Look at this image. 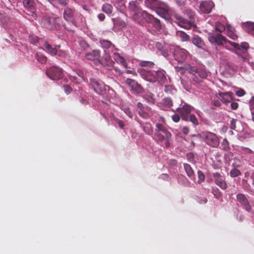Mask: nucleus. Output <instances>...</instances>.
<instances>
[{"mask_svg":"<svg viewBox=\"0 0 254 254\" xmlns=\"http://www.w3.org/2000/svg\"><path fill=\"white\" fill-rule=\"evenodd\" d=\"M209 41L212 43H216L218 45H223L225 42L229 43L236 49V54L240 57L244 62L249 61L248 49L249 48L248 43L246 42L242 43L241 45L238 43L232 42L226 39V38L220 33L214 34L210 35L208 38Z\"/></svg>","mask_w":254,"mask_h":254,"instance_id":"nucleus-1","label":"nucleus"},{"mask_svg":"<svg viewBox=\"0 0 254 254\" xmlns=\"http://www.w3.org/2000/svg\"><path fill=\"white\" fill-rule=\"evenodd\" d=\"M154 135L157 140L161 143L165 141V146L167 147L170 146L172 141V134L163 125L160 123L156 125Z\"/></svg>","mask_w":254,"mask_h":254,"instance_id":"nucleus-2","label":"nucleus"},{"mask_svg":"<svg viewBox=\"0 0 254 254\" xmlns=\"http://www.w3.org/2000/svg\"><path fill=\"white\" fill-rule=\"evenodd\" d=\"M74 9L68 7H66L64 10L63 18L67 22V24H64V28L69 31H73L76 27V23L74 17Z\"/></svg>","mask_w":254,"mask_h":254,"instance_id":"nucleus-3","label":"nucleus"},{"mask_svg":"<svg viewBox=\"0 0 254 254\" xmlns=\"http://www.w3.org/2000/svg\"><path fill=\"white\" fill-rule=\"evenodd\" d=\"M187 70L192 74V79L196 83H200L205 79L207 76L206 71L202 68H198L195 66L189 65L187 67Z\"/></svg>","mask_w":254,"mask_h":254,"instance_id":"nucleus-4","label":"nucleus"},{"mask_svg":"<svg viewBox=\"0 0 254 254\" xmlns=\"http://www.w3.org/2000/svg\"><path fill=\"white\" fill-rule=\"evenodd\" d=\"M185 15H187L190 20H188L178 14H175V17L178 20V23L181 27L187 29H190L194 25V22L191 19L194 18V13L190 9H186L184 11Z\"/></svg>","mask_w":254,"mask_h":254,"instance_id":"nucleus-5","label":"nucleus"},{"mask_svg":"<svg viewBox=\"0 0 254 254\" xmlns=\"http://www.w3.org/2000/svg\"><path fill=\"white\" fill-rule=\"evenodd\" d=\"M201 137L205 143L209 146L217 148L220 144V140L218 136L210 131H203L200 134Z\"/></svg>","mask_w":254,"mask_h":254,"instance_id":"nucleus-6","label":"nucleus"},{"mask_svg":"<svg viewBox=\"0 0 254 254\" xmlns=\"http://www.w3.org/2000/svg\"><path fill=\"white\" fill-rule=\"evenodd\" d=\"M46 74L52 80H59L63 77V71L59 67L53 66L47 69Z\"/></svg>","mask_w":254,"mask_h":254,"instance_id":"nucleus-7","label":"nucleus"},{"mask_svg":"<svg viewBox=\"0 0 254 254\" xmlns=\"http://www.w3.org/2000/svg\"><path fill=\"white\" fill-rule=\"evenodd\" d=\"M90 84L95 92L99 95H103L106 93V85L102 82L98 81L96 79L90 78Z\"/></svg>","mask_w":254,"mask_h":254,"instance_id":"nucleus-8","label":"nucleus"},{"mask_svg":"<svg viewBox=\"0 0 254 254\" xmlns=\"http://www.w3.org/2000/svg\"><path fill=\"white\" fill-rule=\"evenodd\" d=\"M58 19V17L45 16L43 18L42 23L44 26L48 29H57L59 27V24L57 22Z\"/></svg>","mask_w":254,"mask_h":254,"instance_id":"nucleus-9","label":"nucleus"},{"mask_svg":"<svg viewBox=\"0 0 254 254\" xmlns=\"http://www.w3.org/2000/svg\"><path fill=\"white\" fill-rule=\"evenodd\" d=\"M125 82L131 88L133 94H139L143 92V88L136 80L127 78Z\"/></svg>","mask_w":254,"mask_h":254,"instance_id":"nucleus-10","label":"nucleus"},{"mask_svg":"<svg viewBox=\"0 0 254 254\" xmlns=\"http://www.w3.org/2000/svg\"><path fill=\"white\" fill-rule=\"evenodd\" d=\"M214 182L221 189L225 190L228 188V185L226 182L225 177L221 175L219 172H214L212 174Z\"/></svg>","mask_w":254,"mask_h":254,"instance_id":"nucleus-11","label":"nucleus"},{"mask_svg":"<svg viewBox=\"0 0 254 254\" xmlns=\"http://www.w3.org/2000/svg\"><path fill=\"white\" fill-rule=\"evenodd\" d=\"M138 71L141 77L144 79L151 82H155L156 81V78L155 77V74H156V71L141 69H139Z\"/></svg>","mask_w":254,"mask_h":254,"instance_id":"nucleus-12","label":"nucleus"},{"mask_svg":"<svg viewBox=\"0 0 254 254\" xmlns=\"http://www.w3.org/2000/svg\"><path fill=\"white\" fill-rule=\"evenodd\" d=\"M192 107L187 104H185L182 107L178 108L176 111L178 112L182 120L188 121L189 116L192 111Z\"/></svg>","mask_w":254,"mask_h":254,"instance_id":"nucleus-13","label":"nucleus"},{"mask_svg":"<svg viewBox=\"0 0 254 254\" xmlns=\"http://www.w3.org/2000/svg\"><path fill=\"white\" fill-rule=\"evenodd\" d=\"M236 199L237 201L240 203V205L247 211L250 212L252 210V206L246 197V196L243 193H238L236 195Z\"/></svg>","mask_w":254,"mask_h":254,"instance_id":"nucleus-14","label":"nucleus"},{"mask_svg":"<svg viewBox=\"0 0 254 254\" xmlns=\"http://www.w3.org/2000/svg\"><path fill=\"white\" fill-rule=\"evenodd\" d=\"M173 56L175 59L178 62H183L187 58V51L184 49L176 47L174 49Z\"/></svg>","mask_w":254,"mask_h":254,"instance_id":"nucleus-15","label":"nucleus"},{"mask_svg":"<svg viewBox=\"0 0 254 254\" xmlns=\"http://www.w3.org/2000/svg\"><path fill=\"white\" fill-rule=\"evenodd\" d=\"M143 19L148 23H152L154 27L157 30L161 29V25L160 20L154 17L152 15L149 14L147 12H143Z\"/></svg>","mask_w":254,"mask_h":254,"instance_id":"nucleus-16","label":"nucleus"},{"mask_svg":"<svg viewBox=\"0 0 254 254\" xmlns=\"http://www.w3.org/2000/svg\"><path fill=\"white\" fill-rule=\"evenodd\" d=\"M155 47L157 50L160 52L161 54L165 57H167L169 55L170 46L164 42H157L155 44Z\"/></svg>","mask_w":254,"mask_h":254,"instance_id":"nucleus-17","label":"nucleus"},{"mask_svg":"<svg viewBox=\"0 0 254 254\" xmlns=\"http://www.w3.org/2000/svg\"><path fill=\"white\" fill-rule=\"evenodd\" d=\"M233 95L231 92H219L216 94V96L223 103L227 104L233 100Z\"/></svg>","mask_w":254,"mask_h":254,"instance_id":"nucleus-18","label":"nucleus"},{"mask_svg":"<svg viewBox=\"0 0 254 254\" xmlns=\"http://www.w3.org/2000/svg\"><path fill=\"white\" fill-rule=\"evenodd\" d=\"M129 8L133 16L140 18L141 17L143 18V12H146L145 11L142 10L134 1L129 2Z\"/></svg>","mask_w":254,"mask_h":254,"instance_id":"nucleus-19","label":"nucleus"},{"mask_svg":"<svg viewBox=\"0 0 254 254\" xmlns=\"http://www.w3.org/2000/svg\"><path fill=\"white\" fill-rule=\"evenodd\" d=\"M168 8V6L165 3L162 2L160 5L155 10L162 18L168 19L169 17Z\"/></svg>","mask_w":254,"mask_h":254,"instance_id":"nucleus-20","label":"nucleus"},{"mask_svg":"<svg viewBox=\"0 0 254 254\" xmlns=\"http://www.w3.org/2000/svg\"><path fill=\"white\" fill-rule=\"evenodd\" d=\"M214 3L211 0L202 2L200 5V9L204 13H209L214 7Z\"/></svg>","mask_w":254,"mask_h":254,"instance_id":"nucleus-21","label":"nucleus"},{"mask_svg":"<svg viewBox=\"0 0 254 254\" xmlns=\"http://www.w3.org/2000/svg\"><path fill=\"white\" fill-rule=\"evenodd\" d=\"M191 43L198 48L204 49L205 44L202 39L198 35H194L191 39Z\"/></svg>","mask_w":254,"mask_h":254,"instance_id":"nucleus-22","label":"nucleus"},{"mask_svg":"<svg viewBox=\"0 0 254 254\" xmlns=\"http://www.w3.org/2000/svg\"><path fill=\"white\" fill-rule=\"evenodd\" d=\"M113 21L114 23L113 29L115 32L123 29L126 25L125 22L120 18L113 19Z\"/></svg>","mask_w":254,"mask_h":254,"instance_id":"nucleus-23","label":"nucleus"},{"mask_svg":"<svg viewBox=\"0 0 254 254\" xmlns=\"http://www.w3.org/2000/svg\"><path fill=\"white\" fill-rule=\"evenodd\" d=\"M100 57V52L99 50H93L90 53H87L85 55L86 59L88 60H98Z\"/></svg>","mask_w":254,"mask_h":254,"instance_id":"nucleus-24","label":"nucleus"},{"mask_svg":"<svg viewBox=\"0 0 254 254\" xmlns=\"http://www.w3.org/2000/svg\"><path fill=\"white\" fill-rule=\"evenodd\" d=\"M156 81H158L160 84L164 83L166 81L165 71L164 70H157L156 71Z\"/></svg>","mask_w":254,"mask_h":254,"instance_id":"nucleus-25","label":"nucleus"},{"mask_svg":"<svg viewBox=\"0 0 254 254\" xmlns=\"http://www.w3.org/2000/svg\"><path fill=\"white\" fill-rule=\"evenodd\" d=\"M162 2L159 0H145L146 5L154 10L160 5Z\"/></svg>","mask_w":254,"mask_h":254,"instance_id":"nucleus-26","label":"nucleus"},{"mask_svg":"<svg viewBox=\"0 0 254 254\" xmlns=\"http://www.w3.org/2000/svg\"><path fill=\"white\" fill-rule=\"evenodd\" d=\"M45 50L52 56L56 55L57 52V46L55 45L53 47L47 42H45L44 44Z\"/></svg>","mask_w":254,"mask_h":254,"instance_id":"nucleus-27","label":"nucleus"},{"mask_svg":"<svg viewBox=\"0 0 254 254\" xmlns=\"http://www.w3.org/2000/svg\"><path fill=\"white\" fill-rule=\"evenodd\" d=\"M100 63L104 66L107 67L109 69L112 68L113 66V62L111 59L110 57L106 56L105 59H102L100 60Z\"/></svg>","mask_w":254,"mask_h":254,"instance_id":"nucleus-28","label":"nucleus"},{"mask_svg":"<svg viewBox=\"0 0 254 254\" xmlns=\"http://www.w3.org/2000/svg\"><path fill=\"white\" fill-rule=\"evenodd\" d=\"M161 104L163 106L162 109L164 110H168L173 106V101L171 98L166 97L163 99Z\"/></svg>","mask_w":254,"mask_h":254,"instance_id":"nucleus-29","label":"nucleus"},{"mask_svg":"<svg viewBox=\"0 0 254 254\" xmlns=\"http://www.w3.org/2000/svg\"><path fill=\"white\" fill-rule=\"evenodd\" d=\"M243 28L246 31L254 35V23L247 22L243 24Z\"/></svg>","mask_w":254,"mask_h":254,"instance_id":"nucleus-30","label":"nucleus"},{"mask_svg":"<svg viewBox=\"0 0 254 254\" xmlns=\"http://www.w3.org/2000/svg\"><path fill=\"white\" fill-rule=\"evenodd\" d=\"M139 123L146 134L149 135L152 134L153 128L151 125L149 123H145L144 124H141L140 122Z\"/></svg>","mask_w":254,"mask_h":254,"instance_id":"nucleus-31","label":"nucleus"},{"mask_svg":"<svg viewBox=\"0 0 254 254\" xmlns=\"http://www.w3.org/2000/svg\"><path fill=\"white\" fill-rule=\"evenodd\" d=\"M220 148L221 150L226 152H228L230 150L231 147L230 146V143L226 138H224L223 140Z\"/></svg>","mask_w":254,"mask_h":254,"instance_id":"nucleus-32","label":"nucleus"},{"mask_svg":"<svg viewBox=\"0 0 254 254\" xmlns=\"http://www.w3.org/2000/svg\"><path fill=\"white\" fill-rule=\"evenodd\" d=\"M234 31V28L232 27H228L227 28V36L234 40H236L238 38V36L235 33Z\"/></svg>","mask_w":254,"mask_h":254,"instance_id":"nucleus-33","label":"nucleus"},{"mask_svg":"<svg viewBox=\"0 0 254 254\" xmlns=\"http://www.w3.org/2000/svg\"><path fill=\"white\" fill-rule=\"evenodd\" d=\"M184 167L188 177L190 178H193L194 176V172L190 165L189 164L185 163L184 164Z\"/></svg>","mask_w":254,"mask_h":254,"instance_id":"nucleus-34","label":"nucleus"},{"mask_svg":"<svg viewBox=\"0 0 254 254\" xmlns=\"http://www.w3.org/2000/svg\"><path fill=\"white\" fill-rule=\"evenodd\" d=\"M23 3L25 7L31 9H34L35 3L33 0H23Z\"/></svg>","mask_w":254,"mask_h":254,"instance_id":"nucleus-35","label":"nucleus"},{"mask_svg":"<svg viewBox=\"0 0 254 254\" xmlns=\"http://www.w3.org/2000/svg\"><path fill=\"white\" fill-rule=\"evenodd\" d=\"M102 10L107 14H110L113 11L112 6L109 3H105L102 6Z\"/></svg>","mask_w":254,"mask_h":254,"instance_id":"nucleus-36","label":"nucleus"},{"mask_svg":"<svg viewBox=\"0 0 254 254\" xmlns=\"http://www.w3.org/2000/svg\"><path fill=\"white\" fill-rule=\"evenodd\" d=\"M178 36L181 38V40L183 42H187L189 41L190 36L183 31H179L178 32Z\"/></svg>","mask_w":254,"mask_h":254,"instance_id":"nucleus-37","label":"nucleus"},{"mask_svg":"<svg viewBox=\"0 0 254 254\" xmlns=\"http://www.w3.org/2000/svg\"><path fill=\"white\" fill-rule=\"evenodd\" d=\"M139 65L142 67H153L155 64L152 62L142 61L139 63Z\"/></svg>","mask_w":254,"mask_h":254,"instance_id":"nucleus-38","label":"nucleus"},{"mask_svg":"<svg viewBox=\"0 0 254 254\" xmlns=\"http://www.w3.org/2000/svg\"><path fill=\"white\" fill-rule=\"evenodd\" d=\"M37 60L41 64H45L47 61V58L42 54H37L36 55Z\"/></svg>","mask_w":254,"mask_h":254,"instance_id":"nucleus-39","label":"nucleus"},{"mask_svg":"<svg viewBox=\"0 0 254 254\" xmlns=\"http://www.w3.org/2000/svg\"><path fill=\"white\" fill-rule=\"evenodd\" d=\"M241 175V173L240 170L236 168H234L230 172V175L232 178H235L238 177Z\"/></svg>","mask_w":254,"mask_h":254,"instance_id":"nucleus-40","label":"nucleus"},{"mask_svg":"<svg viewBox=\"0 0 254 254\" xmlns=\"http://www.w3.org/2000/svg\"><path fill=\"white\" fill-rule=\"evenodd\" d=\"M60 47L61 46L59 45L57 46L56 55L61 57H65L66 56V52L64 50H61Z\"/></svg>","mask_w":254,"mask_h":254,"instance_id":"nucleus-41","label":"nucleus"},{"mask_svg":"<svg viewBox=\"0 0 254 254\" xmlns=\"http://www.w3.org/2000/svg\"><path fill=\"white\" fill-rule=\"evenodd\" d=\"M189 121L191 122L194 126L198 125V121L196 116L193 114H191L190 116H189Z\"/></svg>","mask_w":254,"mask_h":254,"instance_id":"nucleus-42","label":"nucleus"},{"mask_svg":"<svg viewBox=\"0 0 254 254\" xmlns=\"http://www.w3.org/2000/svg\"><path fill=\"white\" fill-rule=\"evenodd\" d=\"M100 43L103 48L106 49L109 48L112 45L110 41L107 40L101 41Z\"/></svg>","mask_w":254,"mask_h":254,"instance_id":"nucleus-43","label":"nucleus"},{"mask_svg":"<svg viewBox=\"0 0 254 254\" xmlns=\"http://www.w3.org/2000/svg\"><path fill=\"white\" fill-rule=\"evenodd\" d=\"M138 114L140 117L143 118V119H147L149 118V115L145 112V110H139Z\"/></svg>","mask_w":254,"mask_h":254,"instance_id":"nucleus-44","label":"nucleus"},{"mask_svg":"<svg viewBox=\"0 0 254 254\" xmlns=\"http://www.w3.org/2000/svg\"><path fill=\"white\" fill-rule=\"evenodd\" d=\"M118 62L125 68L127 67V64L125 59L122 56L119 55Z\"/></svg>","mask_w":254,"mask_h":254,"instance_id":"nucleus-45","label":"nucleus"},{"mask_svg":"<svg viewBox=\"0 0 254 254\" xmlns=\"http://www.w3.org/2000/svg\"><path fill=\"white\" fill-rule=\"evenodd\" d=\"M197 174L198 178V183L199 184H200L201 183L204 181L205 176L204 174L201 171H198L197 172Z\"/></svg>","mask_w":254,"mask_h":254,"instance_id":"nucleus-46","label":"nucleus"},{"mask_svg":"<svg viewBox=\"0 0 254 254\" xmlns=\"http://www.w3.org/2000/svg\"><path fill=\"white\" fill-rule=\"evenodd\" d=\"M113 120H114V122L118 124L119 127L121 128H123L125 127V124L124 123H123V122L119 119H118V118H113Z\"/></svg>","mask_w":254,"mask_h":254,"instance_id":"nucleus-47","label":"nucleus"},{"mask_svg":"<svg viewBox=\"0 0 254 254\" xmlns=\"http://www.w3.org/2000/svg\"><path fill=\"white\" fill-rule=\"evenodd\" d=\"M236 120L233 119L230 123V127L232 130H235L236 128Z\"/></svg>","mask_w":254,"mask_h":254,"instance_id":"nucleus-48","label":"nucleus"},{"mask_svg":"<svg viewBox=\"0 0 254 254\" xmlns=\"http://www.w3.org/2000/svg\"><path fill=\"white\" fill-rule=\"evenodd\" d=\"M153 94L151 93H149L147 94H144L143 97L147 100L148 102H150L152 99V96Z\"/></svg>","mask_w":254,"mask_h":254,"instance_id":"nucleus-49","label":"nucleus"},{"mask_svg":"<svg viewBox=\"0 0 254 254\" xmlns=\"http://www.w3.org/2000/svg\"><path fill=\"white\" fill-rule=\"evenodd\" d=\"M211 104H212V105H213L215 107H219L221 105V104L220 101L218 100H215V99L212 100Z\"/></svg>","mask_w":254,"mask_h":254,"instance_id":"nucleus-50","label":"nucleus"},{"mask_svg":"<svg viewBox=\"0 0 254 254\" xmlns=\"http://www.w3.org/2000/svg\"><path fill=\"white\" fill-rule=\"evenodd\" d=\"M246 92L244 90L241 89L236 91V94L238 97H242L245 94Z\"/></svg>","mask_w":254,"mask_h":254,"instance_id":"nucleus-51","label":"nucleus"},{"mask_svg":"<svg viewBox=\"0 0 254 254\" xmlns=\"http://www.w3.org/2000/svg\"><path fill=\"white\" fill-rule=\"evenodd\" d=\"M172 119L174 122L178 123L180 120V117L178 114H175L172 116Z\"/></svg>","mask_w":254,"mask_h":254,"instance_id":"nucleus-52","label":"nucleus"},{"mask_svg":"<svg viewBox=\"0 0 254 254\" xmlns=\"http://www.w3.org/2000/svg\"><path fill=\"white\" fill-rule=\"evenodd\" d=\"M224 48H225L226 49H228L229 50H232V49L230 47V46H232V47H233L234 49H235V52L236 53V49L233 47L232 46V45H231L229 42H225V43H224V45H222Z\"/></svg>","mask_w":254,"mask_h":254,"instance_id":"nucleus-53","label":"nucleus"},{"mask_svg":"<svg viewBox=\"0 0 254 254\" xmlns=\"http://www.w3.org/2000/svg\"><path fill=\"white\" fill-rule=\"evenodd\" d=\"M64 88L65 92L66 94L70 93L72 91V88L68 85H65L64 86Z\"/></svg>","mask_w":254,"mask_h":254,"instance_id":"nucleus-54","label":"nucleus"},{"mask_svg":"<svg viewBox=\"0 0 254 254\" xmlns=\"http://www.w3.org/2000/svg\"><path fill=\"white\" fill-rule=\"evenodd\" d=\"M39 38L37 36H32L30 38V42L32 44H35L38 42Z\"/></svg>","mask_w":254,"mask_h":254,"instance_id":"nucleus-55","label":"nucleus"},{"mask_svg":"<svg viewBox=\"0 0 254 254\" xmlns=\"http://www.w3.org/2000/svg\"><path fill=\"white\" fill-rule=\"evenodd\" d=\"M164 91L167 93H171L172 91V87L169 85H166L164 88Z\"/></svg>","mask_w":254,"mask_h":254,"instance_id":"nucleus-56","label":"nucleus"},{"mask_svg":"<svg viewBox=\"0 0 254 254\" xmlns=\"http://www.w3.org/2000/svg\"><path fill=\"white\" fill-rule=\"evenodd\" d=\"M231 108L233 110H236L239 107V105L237 102H232L231 104Z\"/></svg>","mask_w":254,"mask_h":254,"instance_id":"nucleus-57","label":"nucleus"},{"mask_svg":"<svg viewBox=\"0 0 254 254\" xmlns=\"http://www.w3.org/2000/svg\"><path fill=\"white\" fill-rule=\"evenodd\" d=\"M183 132L187 135L190 132V128L188 127H184L182 129Z\"/></svg>","mask_w":254,"mask_h":254,"instance_id":"nucleus-58","label":"nucleus"},{"mask_svg":"<svg viewBox=\"0 0 254 254\" xmlns=\"http://www.w3.org/2000/svg\"><path fill=\"white\" fill-rule=\"evenodd\" d=\"M250 106L251 110L254 109V96H253L250 101Z\"/></svg>","mask_w":254,"mask_h":254,"instance_id":"nucleus-59","label":"nucleus"},{"mask_svg":"<svg viewBox=\"0 0 254 254\" xmlns=\"http://www.w3.org/2000/svg\"><path fill=\"white\" fill-rule=\"evenodd\" d=\"M59 1V3L62 5L65 6L66 5L67 3L68 2V0H58Z\"/></svg>","mask_w":254,"mask_h":254,"instance_id":"nucleus-60","label":"nucleus"},{"mask_svg":"<svg viewBox=\"0 0 254 254\" xmlns=\"http://www.w3.org/2000/svg\"><path fill=\"white\" fill-rule=\"evenodd\" d=\"M137 107L138 109H139V110H142L145 109V108L144 107L143 105L141 102H138L137 103Z\"/></svg>","mask_w":254,"mask_h":254,"instance_id":"nucleus-61","label":"nucleus"},{"mask_svg":"<svg viewBox=\"0 0 254 254\" xmlns=\"http://www.w3.org/2000/svg\"><path fill=\"white\" fill-rule=\"evenodd\" d=\"M98 17L100 21H103L105 19V15L103 13H100L98 15Z\"/></svg>","mask_w":254,"mask_h":254,"instance_id":"nucleus-62","label":"nucleus"},{"mask_svg":"<svg viewBox=\"0 0 254 254\" xmlns=\"http://www.w3.org/2000/svg\"><path fill=\"white\" fill-rule=\"evenodd\" d=\"M79 101L81 103H82L83 105H87L88 103V100H87L86 99H84L82 98L80 99Z\"/></svg>","mask_w":254,"mask_h":254,"instance_id":"nucleus-63","label":"nucleus"},{"mask_svg":"<svg viewBox=\"0 0 254 254\" xmlns=\"http://www.w3.org/2000/svg\"><path fill=\"white\" fill-rule=\"evenodd\" d=\"M125 72L127 74H132L134 75H136V72L134 70H126L125 71Z\"/></svg>","mask_w":254,"mask_h":254,"instance_id":"nucleus-64","label":"nucleus"}]
</instances>
